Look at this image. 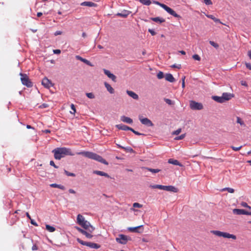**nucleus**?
<instances>
[{
	"instance_id": "obj_31",
	"label": "nucleus",
	"mask_w": 251,
	"mask_h": 251,
	"mask_svg": "<svg viewBox=\"0 0 251 251\" xmlns=\"http://www.w3.org/2000/svg\"><path fill=\"white\" fill-rule=\"evenodd\" d=\"M145 169L152 173H157L160 172V171H161L160 169H151V168H145Z\"/></svg>"
},
{
	"instance_id": "obj_25",
	"label": "nucleus",
	"mask_w": 251,
	"mask_h": 251,
	"mask_svg": "<svg viewBox=\"0 0 251 251\" xmlns=\"http://www.w3.org/2000/svg\"><path fill=\"white\" fill-rule=\"evenodd\" d=\"M212 99L214 100L215 101L219 102V103H224L225 102L222 96L219 97V96H213Z\"/></svg>"
},
{
	"instance_id": "obj_37",
	"label": "nucleus",
	"mask_w": 251,
	"mask_h": 251,
	"mask_svg": "<svg viewBox=\"0 0 251 251\" xmlns=\"http://www.w3.org/2000/svg\"><path fill=\"white\" fill-rule=\"evenodd\" d=\"M185 137V134H181L179 136H177L175 138L176 140H180L183 139Z\"/></svg>"
},
{
	"instance_id": "obj_38",
	"label": "nucleus",
	"mask_w": 251,
	"mask_h": 251,
	"mask_svg": "<svg viewBox=\"0 0 251 251\" xmlns=\"http://www.w3.org/2000/svg\"><path fill=\"white\" fill-rule=\"evenodd\" d=\"M133 207L134 208H142L143 205L138 202H135L133 204Z\"/></svg>"
},
{
	"instance_id": "obj_18",
	"label": "nucleus",
	"mask_w": 251,
	"mask_h": 251,
	"mask_svg": "<svg viewBox=\"0 0 251 251\" xmlns=\"http://www.w3.org/2000/svg\"><path fill=\"white\" fill-rule=\"evenodd\" d=\"M80 5L81 6H89V7H96L97 4L91 1H84L82 2Z\"/></svg>"
},
{
	"instance_id": "obj_15",
	"label": "nucleus",
	"mask_w": 251,
	"mask_h": 251,
	"mask_svg": "<svg viewBox=\"0 0 251 251\" xmlns=\"http://www.w3.org/2000/svg\"><path fill=\"white\" fill-rule=\"evenodd\" d=\"M130 13V12L128 10H124L120 13H118L116 15L119 17L126 18Z\"/></svg>"
},
{
	"instance_id": "obj_27",
	"label": "nucleus",
	"mask_w": 251,
	"mask_h": 251,
	"mask_svg": "<svg viewBox=\"0 0 251 251\" xmlns=\"http://www.w3.org/2000/svg\"><path fill=\"white\" fill-rule=\"evenodd\" d=\"M50 186L52 188H58L61 190H64L65 187L61 185L57 184L56 183H52L50 184Z\"/></svg>"
},
{
	"instance_id": "obj_64",
	"label": "nucleus",
	"mask_w": 251,
	"mask_h": 251,
	"mask_svg": "<svg viewBox=\"0 0 251 251\" xmlns=\"http://www.w3.org/2000/svg\"><path fill=\"white\" fill-rule=\"evenodd\" d=\"M248 55L250 58L251 59V50H249L248 52Z\"/></svg>"
},
{
	"instance_id": "obj_32",
	"label": "nucleus",
	"mask_w": 251,
	"mask_h": 251,
	"mask_svg": "<svg viewBox=\"0 0 251 251\" xmlns=\"http://www.w3.org/2000/svg\"><path fill=\"white\" fill-rule=\"evenodd\" d=\"M139 1L144 5H150L151 4V0H139Z\"/></svg>"
},
{
	"instance_id": "obj_54",
	"label": "nucleus",
	"mask_w": 251,
	"mask_h": 251,
	"mask_svg": "<svg viewBox=\"0 0 251 251\" xmlns=\"http://www.w3.org/2000/svg\"><path fill=\"white\" fill-rule=\"evenodd\" d=\"M165 101L168 104L171 105L172 104V100L169 99H165Z\"/></svg>"
},
{
	"instance_id": "obj_61",
	"label": "nucleus",
	"mask_w": 251,
	"mask_h": 251,
	"mask_svg": "<svg viewBox=\"0 0 251 251\" xmlns=\"http://www.w3.org/2000/svg\"><path fill=\"white\" fill-rule=\"evenodd\" d=\"M75 57L77 59L82 62L83 58L82 57H81V56H80L79 55H76Z\"/></svg>"
},
{
	"instance_id": "obj_48",
	"label": "nucleus",
	"mask_w": 251,
	"mask_h": 251,
	"mask_svg": "<svg viewBox=\"0 0 251 251\" xmlns=\"http://www.w3.org/2000/svg\"><path fill=\"white\" fill-rule=\"evenodd\" d=\"M204 3L206 5H212V2L211 0H203Z\"/></svg>"
},
{
	"instance_id": "obj_43",
	"label": "nucleus",
	"mask_w": 251,
	"mask_h": 251,
	"mask_svg": "<svg viewBox=\"0 0 251 251\" xmlns=\"http://www.w3.org/2000/svg\"><path fill=\"white\" fill-rule=\"evenodd\" d=\"M241 205L244 207H247V208H248L249 209H251V207L250 206L248 205V204H247V203H246V202H242L241 203Z\"/></svg>"
},
{
	"instance_id": "obj_39",
	"label": "nucleus",
	"mask_w": 251,
	"mask_h": 251,
	"mask_svg": "<svg viewBox=\"0 0 251 251\" xmlns=\"http://www.w3.org/2000/svg\"><path fill=\"white\" fill-rule=\"evenodd\" d=\"M157 77L158 79H162L164 77V74L162 72H159L157 75Z\"/></svg>"
},
{
	"instance_id": "obj_4",
	"label": "nucleus",
	"mask_w": 251,
	"mask_h": 251,
	"mask_svg": "<svg viewBox=\"0 0 251 251\" xmlns=\"http://www.w3.org/2000/svg\"><path fill=\"white\" fill-rule=\"evenodd\" d=\"M214 235L219 237H223L226 238H232L234 240L236 239V236L233 234H229L227 232H222L219 230H213L211 231Z\"/></svg>"
},
{
	"instance_id": "obj_57",
	"label": "nucleus",
	"mask_w": 251,
	"mask_h": 251,
	"mask_svg": "<svg viewBox=\"0 0 251 251\" xmlns=\"http://www.w3.org/2000/svg\"><path fill=\"white\" fill-rule=\"evenodd\" d=\"M30 223L32 225H33L35 226H38L37 224L32 219L30 220Z\"/></svg>"
},
{
	"instance_id": "obj_51",
	"label": "nucleus",
	"mask_w": 251,
	"mask_h": 251,
	"mask_svg": "<svg viewBox=\"0 0 251 251\" xmlns=\"http://www.w3.org/2000/svg\"><path fill=\"white\" fill-rule=\"evenodd\" d=\"M185 76H183L181 79H182V87L183 88H184L185 87Z\"/></svg>"
},
{
	"instance_id": "obj_36",
	"label": "nucleus",
	"mask_w": 251,
	"mask_h": 251,
	"mask_svg": "<svg viewBox=\"0 0 251 251\" xmlns=\"http://www.w3.org/2000/svg\"><path fill=\"white\" fill-rule=\"evenodd\" d=\"M209 44L212 46H213V47H214L216 49H218L219 47V45L214 42V41H209Z\"/></svg>"
},
{
	"instance_id": "obj_8",
	"label": "nucleus",
	"mask_w": 251,
	"mask_h": 251,
	"mask_svg": "<svg viewBox=\"0 0 251 251\" xmlns=\"http://www.w3.org/2000/svg\"><path fill=\"white\" fill-rule=\"evenodd\" d=\"M116 241L120 244L125 245L127 242L128 237L124 234H120L118 237L116 238Z\"/></svg>"
},
{
	"instance_id": "obj_2",
	"label": "nucleus",
	"mask_w": 251,
	"mask_h": 251,
	"mask_svg": "<svg viewBox=\"0 0 251 251\" xmlns=\"http://www.w3.org/2000/svg\"><path fill=\"white\" fill-rule=\"evenodd\" d=\"M54 153V157L55 159L60 160L61 158L64 157L67 155H74L71 150L66 148H57L52 151Z\"/></svg>"
},
{
	"instance_id": "obj_42",
	"label": "nucleus",
	"mask_w": 251,
	"mask_h": 251,
	"mask_svg": "<svg viewBox=\"0 0 251 251\" xmlns=\"http://www.w3.org/2000/svg\"><path fill=\"white\" fill-rule=\"evenodd\" d=\"M71 108L72 109V110L73 111V112H72L71 111V113L72 114H75V112H76V109H75V106L74 104H71Z\"/></svg>"
},
{
	"instance_id": "obj_12",
	"label": "nucleus",
	"mask_w": 251,
	"mask_h": 251,
	"mask_svg": "<svg viewBox=\"0 0 251 251\" xmlns=\"http://www.w3.org/2000/svg\"><path fill=\"white\" fill-rule=\"evenodd\" d=\"M42 84L44 85L46 88H49L50 87L52 86V84L50 80L48 79L47 77H45L43 79L42 81Z\"/></svg>"
},
{
	"instance_id": "obj_44",
	"label": "nucleus",
	"mask_w": 251,
	"mask_h": 251,
	"mask_svg": "<svg viewBox=\"0 0 251 251\" xmlns=\"http://www.w3.org/2000/svg\"><path fill=\"white\" fill-rule=\"evenodd\" d=\"M192 57L196 60L200 61L201 60V57L198 54H194L193 55Z\"/></svg>"
},
{
	"instance_id": "obj_29",
	"label": "nucleus",
	"mask_w": 251,
	"mask_h": 251,
	"mask_svg": "<svg viewBox=\"0 0 251 251\" xmlns=\"http://www.w3.org/2000/svg\"><path fill=\"white\" fill-rule=\"evenodd\" d=\"M46 229L50 232H53L55 230V228L49 225H46Z\"/></svg>"
},
{
	"instance_id": "obj_35",
	"label": "nucleus",
	"mask_w": 251,
	"mask_h": 251,
	"mask_svg": "<svg viewBox=\"0 0 251 251\" xmlns=\"http://www.w3.org/2000/svg\"><path fill=\"white\" fill-rule=\"evenodd\" d=\"M222 191H227L228 192L230 193H233L234 192V190L233 188L229 187L225 188L222 189Z\"/></svg>"
},
{
	"instance_id": "obj_20",
	"label": "nucleus",
	"mask_w": 251,
	"mask_h": 251,
	"mask_svg": "<svg viewBox=\"0 0 251 251\" xmlns=\"http://www.w3.org/2000/svg\"><path fill=\"white\" fill-rule=\"evenodd\" d=\"M126 93L134 100H138L139 99L138 95L133 91L127 90Z\"/></svg>"
},
{
	"instance_id": "obj_28",
	"label": "nucleus",
	"mask_w": 251,
	"mask_h": 251,
	"mask_svg": "<svg viewBox=\"0 0 251 251\" xmlns=\"http://www.w3.org/2000/svg\"><path fill=\"white\" fill-rule=\"evenodd\" d=\"M151 19L155 22H159L160 23H163L165 21L164 19L160 18V17L152 18Z\"/></svg>"
},
{
	"instance_id": "obj_13",
	"label": "nucleus",
	"mask_w": 251,
	"mask_h": 251,
	"mask_svg": "<svg viewBox=\"0 0 251 251\" xmlns=\"http://www.w3.org/2000/svg\"><path fill=\"white\" fill-rule=\"evenodd\" d=\"M103 72L104 74L106 75L109 78L111 79L114 82L116 81V76L113 74L111 73L109 71L104 69Z\"/></svg>"
},
{
	"instance_id": "obj_45",
	"label": "nucleus",
	"mask_w": 251,
	"mask_h": 251,
	"mask_svg": "<svg viewBox=\"0 0 251 251\" xmlns=\"http://www.w3.org/2000/svg\"><path fill=\"white\" fill-rule=\"evenodd\" d=\"M64 172H65V174L68 176H75V174L72 173H70L66 170H65Z\"/></svg>"
},
{
	"instance_id": "obj_14",
	"label": "nucleus",
	"mask_w": 251,
	"mask_h": 251,
	"mask_svg": "<svg viewBox=\"0 0 251 251\" xmlns=\"http://www.w3.org/2000/svg\"><path fill=\"white\" fill-rule=\"evenodd\" d=\"M222 97L224 101H226L230 100L232 97H234L233 95L228 93H224L222 94Z\"/></svg>"
},
{
	"instance_id": "obj_9",
	"label": "nucleus",
	"mask_w": 251,
	"mask_h": 251,
	"mask_svg": "<svg viewBox=\"0 0 251 251\" xmlns=\"http://www.w3.org/2000/svg\"><path fill=\"white\" fill-rule=\"evenodd\" d=\"M162 7L168 13L176 18H180V16L178 15L173 9L168 7L166 5H162Z\"/></svg>"
},
{
	"instance_id": "obj_41",
	"label": "nucleus",
	"mask_w": 251,
	"mask_h": 251,
	"mask_svg": "<svg viewBox=\"0 0 251 251\" xmlns=\"http://www.w3.org/2000/svg\"><path fill=\"white\" fill-rule=\"evenodd\" d=\"M181 131V128H178L177 130L174 131L173 132L172 134L173 135H178Z\"/></svg>"
},
{
	"instance_id": "obj_34",
	"label": "nucleus",
	"mask_w": 251,
	"mask_h": 251,
	"mask_svg": "<svg viewBox=\"0 0 251 251\" xmlns=\"http://www.w3.org/2000/svg\"><path fill=\"white\" fill-rule=\"evenodd\" d=\"M123 149L125 151H127V152H131V153H133L134 152V150L130 147H123Z\"/></svg>"
},
{
	"instance_id": "obj_3",
	"label": "nucleus",
	"mask_w": 251,
	"mask_h": 251,
	"mask_svg": "<svg viewBox=\"0 0 251 251\" xmlns=\"http://www.w3.org/2000/svg\"><path fill=\"white\" fill-rule=\"evenodd\" d=\"M77 154L82 155L89 158L95 160L98 162L102 163L105 165H108V162L104 159L101 156L90 151H80L76 153Z\"/></svg>"
},
{
	"instance_id": "obj_7",
	"label": "nucleus",
	"mask_w": 251,
	"mask_h": 251,
	"mask_svg": "<svg viewBox=\"0 0 251 251\" xmlns=\"http://www.w3.org/2000/svg\"><path fill=\"white\" fill-rule=\"evenodd\" d=\"M190 107L193 110H201L203 108V105L201 103L193 100L190 101Z\"/></svg>"
},
{
	"instance_id": "obj_21",
	"label": "nucleus",
	"mask_w": 251,
	"mask_h": 251,
	"mask_svg": "<svg viewBox=\"0 0 251 251\" xmlns=\"http://www.w3.org/2000/svg\"><path fill=\"white\" fill-rule=\"evenodd\" d=\"M165 79L168 81H169L170 82H174L175 81V78L174 77L173 75L171 74H167L165 75Z\"/></svg>"
},
{
	"instance_id": "obj_50",
	"label": "nucleus",
	"mask_w": 251,
	"mask_h": 251,
	"mask_svg": "<svg viewBox=\"0 0 251 251\" xmlns=\"http://www.w3.org/2000/svg\"><path fill=\"white\" fill-rule=\"evenodd\" d=\"M205 15L207 18H210V19L213 20V21H214L215 19H216V18L212 15L206 14Z\"/></svg>"
},
{
	"instance_id": "obj_63",
	"label": "nucleus",
	"mask_w": 251,
	"mask_h": 251,
	"mask_svg": "<svg viewBox=\"0 0 251 251\" xmlns=\"http://www.w3.org/2000/svg\"><path fill=\"white\" fill-rule=\"evenodd\" d=\"M69 192L70 193H72V194H75V190H74L73 189H70L69 190Z\"/></svg>"
},
{
	"instance_id": "obj_1",
	"label": "nucleus",
	"mask_w": 251,
	"mask_h": 251,
	"mask_svg": "<svg viewBox=\"0 0 251 251\" xmlns=\"http://www.w3.org/2000/svg\"><path fill=\"white\" fill-rule=\"evenodd\" d=\"M77 223L81 226L83 229L79 227H76V229L80 233L85 235L86 238L91 239L93 237L92 234L95 230V228L90 225V223L85 220L84 217L81 214H78L77 216Z\"/></svg>"
},
{
	"instance_id": "obj_56",
	"label": "nucleus",
	"mask_w": 251,
	"mask_h": 251,
	"mask_svg": "<svg viewBox=\"0 0 251 251\" xmlns=\"http://www.w3.org/2000/svg\"><path fill=\"white\" fill-rule=\"evenodd\" d=\"M153 3L160 6L161 7H162V5H165L164 4L161 3L157 1H153Z\"/></svg>"
},
{
	"instance_id": "obj_10",
	"label": "nucleus",
	"mask_w": 251,
	"mask_h": 251,
	"mask_svg": "<svg viewBox=\"0 0 251 251\" xmlns=\"http://www.w3.org/2000/svg\"><path fill=\"white\" fill-rule=\"evenodd\" d=\"M233 213L236 215H251V212H248L244 209H234Z\"/></svg>"
},
{
	"instance_id": "obj_47",
	"label": "nucleus",
	"mask_w": 251,
	"mask_h": 251,
	"mask_svg": "<svg viewBox=\"0 0 251 251\" xmlns=\"http://www.w3.org/2000/svg\"><path fill=\"white\" fill-rule=\"evenodd\" d=\"M82 62H84V63L88 65L92 66V65L91 64V62L86 59L83 58Z\"/></svg>"
},
{
	"instance_id": "obj_24",
	"label": "nucleus",
	"mask_w": 251,
	"mask_h": 251,
	"mask_svg": "<svg viewBox=\"0 0 251 251\" xmlns=\"http://www.w3.org/2000/svg\"><path fill=\"white\" fill-rule=\"evenodd\" d=\"M104 85L107 89V90L110 93L113 94L114 93V89L111 87V86L107 83V82L104 83Z\"/></svg>"
},
{
	"instance_id": "obj_26",
	"label": "nucleus",
	"mask_w": 251,
	"mask_h": 251,
	"mask_svg": "<svg viewBox=\"0 0 251 251\" xmlns=\"http://www.w3.org/2000/svg\"><path fill=\"white\" fill-rule=\"evenodd\" d=\"M151 188L153 189H159L161 190H165V186L162 185H150V186Z\"/></svg>"
},
{
	"instance_id": "obj_6",
	"label": "nucleus",
	"mask_w": 251,
	"mask_h": 251,
	"mask_svg": "<svg viewBox=\"0 0 251 251\" xmlns=\"http://www.w3.org/2000/svg\"><path fill=\"white\" fill-rule=\"evenodd\" d=\"M77 241L82 245L88 246L92 249H98L100 247V246L98 244L92 242H85L79 238L77 239Z\"/></svg>"
},
{
	"instance_id": "obj_59",
	"label": "nucleus",
	"mask_w": 251,
	"mask_h": 251,
	"mask_svg": "<svg viewBox=\"0 0 251 251\" xmlns=\"http://www.w3.org/2000/svg\"><path fill=\"white\" fill-rule=\"evenodd\" d=\"M246 66L249 70H251V64L250 63H246Z\"/></svg>"
},
{
	"instance_id": "obj_40",
	"label": "nucleus",
	"mask_w": 251,
	"mask_h": 251,
	"mask_svg": "<svg viewBox=\"0 0 251 251\" xmlns=\"http://www.w3.org/2000/svg\"><path fill=\"white\" fill-rule=\"evenodd\" d=\"M87 97L89 99H94L95 96L92 93H87L86 94Z\"/></svg>"
},
{
	"instance_id": "obj_33",
	"label": "nucleus",
	"mask_w": 251,
	"mask_h": 251,
	"mask_svg": "<svg viewBox=\"0 0 251 251\" xmlns=\"http://www.w3.org/2000/svg\"><path fill=\"white\" fill-rule=\"evenodd\" d=\"M237 123L239 124L242 126H245V124L243 121L239 117H237Z\"/></svg>"
},
{
	"instance_id": "obj_23",
	"label": "nucleus",
	"mask_w": 251,
	"mask_h": 251,
	"mask_svg": "<svg viewBox=\"0 0 251 251\" xmlns=\"http://www.w3.org/2000/svg\"><path fill=\"white\" fill-rule=\"evenodd\" d=\"M168 163L175 165L182 166V165L180 163H179V162L178 160L173 159H169L168 160Z\"/></svg>"
},
{
	"instance_id": "obj_52",
	"label": "nucleus",
	"mask_w": 251,
	"mask_h": 251,
	"mask_svg": "<svg viewBox=\"0 0 251 251\" xmlns=\"http://www.w3.org/2000/svg\"><path fill=\"white\" fill-rule=\"evenodd\" d=\"M148 31L151 34V35L153 36L156 34V32L152 29H149Z\"/></svg>"
},
{
	"instance_id": "obj_60",
	"label": "nucleus",
	"mask_w": 251,
	"mask_h": 251,
	"mask_svg": "<svg viewBox=\"0 0 251 251\" xmlns=\"http://www.w3.org/2000/svg\"><path fill=\"white\" fill-rule=\"evenodd\" d=\"M53 52L55 54H59L61 52V51L60 50H53Z\"/></svg>"
},
{
	"instance_id": "obj_62",
	"label": "nucleus",
	"mask_w": 251,
	"mask_h": 251,
	"mask_svg": "<svg viewBox=\"0 0 251 251\" xmlns=\"http://www.w3.org/2000/svg\"><path fill=\"white\" fill-rule=\"evenodd\" d=\"M37 249H38V248H37V246H36V245H33V246H32V250L33 251L37 250Z\"/></svg>"
},
{
	"instance_id": "obj_5",
	"label": "nucleus",
	"mask_w": 251,
	"mask_h": 251,
	"mask_svg": "<svg viewBox=\"0 0 251 251\" xmlns=\"http://www.w3.org/2000/svg\"><path fill=\"white\" fill-rule=\"evenodd\" d=\"M20 75L21 76V80L23 85L27 87H31L32 86V83L29 80L26 74L20 73Z\"/></svg>"
},
{
	"instance_id": "obj_17",
	"label": "nucleus",
	"mask_w": 251,
	"mask_h": 251,
	"mask_svg": "<svg viewBox=\"0 0 251 251\" xmlns=\"http://www.w3.org/2000/svg\"><path fill=\"white\" fill-rule=\"evenodd\" d=\"M165 191L173 192L175 193H176L178 191L177 188L175 187L169 185V186H165Z\"/></svg>"
},
{
	"instance_id": "obj_19",
	"label": "nucleus",
	"mask_w": 251,
	"mask_h": 251,
	"mask_svg": "<svg viewBox=\"0 0 251 251\" xmlns=\"http://www.w3.org/2000/svg\"><path fill=\"white\" fill-rule=\"evenodd\" d=\"M93 173L94 174H96L97 175L101 176H104L106 177L109 178L110 177L109 175L104 172L100 171H94Z\"/></svg>"
},
{
	"instance_id": "obj_49",
	"label": "nucleus",
	"mask_w": 251,
	"mask_h": 251,
	"mask_svg": "<svg viewBox=\"0 0 251 251\" xmlns=\"http://www.w3.org/2000/svg\"><path fill=\"white\" fill-rule=\"evenodd\" d=\"M171 67L172 68H177V69H180L181 66V65L180 64H178V65H176V64H174L172 66H171Z\"/></svg>"
},
{
	"instance_id": "obj_53",
	"label": "nucleus",
	"mask_w": 251,
	"mask_h": 251,
	"mask_svg": "<svg viewBox=\"0 0 251 251\" xmlns=\"http://www.w3.org/2000/svg\"><path fill=\"white\" fill-rule=\"evenodd\" d=\"M130 131H131L132 132H133L136 135H142L143 134L142 133H140L139 132H138V131H135V130H134L133 128H131V130H130Z\"/></svg>"
},
{
	"instance_id": "obj_58",
	"label": "nucleus",
	"mask_w": 251,
	"mask_h": 251,
	"mask_svg": "<svg viewBox=\"0 0 251 251\" xmlns=\"http://www.w3.org/2000/svg\"><path fill=\"white\" fill-rule=\"evenodd\" d=\"M62 32L61 31H56L54 33V35L57 36V35H61V34H62Z\"/></svg>"
},
{
	"instance_id": "obj_30",
	"label": "nucleus",
	"mask_w": 251,
	"mask_h": 251,
	"mask_svg": "<svg viewBox=\"0 0 251 251\" xmlns=\"http://www.w3.org/2000/svg\"><path fill=\"white\" fill-rule=\"evenodd\" d=\"M142 226H138L135 227H129L128 228V230L132 232H139L138 231V229L140 228Z\"/></svg>"
},
{
	"instance_id": "obj_16",
	"label": "nucleus",
	"mask_w": 251,
	"mask_h": 251,
	"mask_svg": "<svg viewBox=\"0 0 251 251\" xmlns=\"http://www.w3.org/2000/svg\"><path fill=\"white\" fill-rule=\"evenodd\" d=\"M116 126L119 129H121V130H125V131L131 130V127H130L126 125H123V124L117 125Z\"/></svg>"
},
{
	"instance_id": "obj_11",
	"label": "nucleus",
	"mask_w": 251,
	"mask_h": 251,
	"mask_svg": "<svg viewBox=\"0 0 251 251\" xmlns=\"http://www.w3.org/2000/svg\"><path fill=\"white\" fill-rule=\"evenodd\" d=\"M139 120L141 123L143 125H146L149 126H153L152 122L147 118H142L141 116H139Z\"/></svg>"
},
{
	"instance_id": "obj_46",
	"label": "nucleus",
	"mask_w": 251,
	"mask_h": 251,
	"mask_svg": "<svg viewBox=\"0 0 251 251\" xmlns=\"http://www.w3.org/2000/svg\"><path fill=\"white\" fill-rule=\"evenodd\" d=\"M242 146H241L239 147H234V146H231V148L234 151H239L241 148H242Z\"/></svg>"
},
{
	"instance_id": "obj_22",
	"label": "nucleus",
	"mask_w": 251,
	"mask_h": 251,
	"mask_svg": "<svg viewBox=\"0 0 251 251\" xmlns=\"http://www.w3.org/2000/svg\"><path fill=\"white\" fill-rule=\"evenodd\" d=\"M121 120L125 123H127V124H131L133 122L132 120L127 117H126L125 116H123L121 117Z\"/></svg>"
},
{
	"instance_id": "obj_55",
	"label": "nucleus",
	"mask_w": 251,
	"mask_h": 251,
	"mask_svg": "<svg viewBox=\"0 0 251 251\" xmlns=\"http://www.w3.org/2000/svg\"><path fill=\"white\" fill-rule=\"evenodd\" d=\"M50 165L54 167L55 168H58V166H57L54 163V162L53 161H50Z\"/></svg>"
}]
</instances>
